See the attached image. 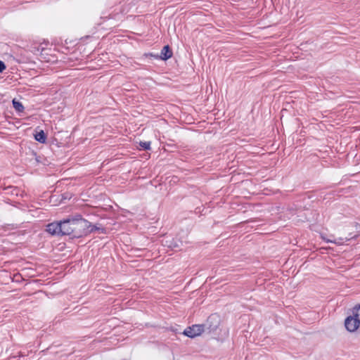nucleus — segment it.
I'll list each match as a JSON object with an SVG mask.
<instances>
[{
	"label": "nucleus",
	"mask_w": 360,
	"mask_h": 360,
	"mask_svg": "<svg viewBox=\"0 0 360 360\" xmlns=\"http://www.w3.org/2000/svg\"><path fill=\"white\" fill-rule=\"evenodd\" d=\"M91 226V223L82 218L81 215H77L73 218V237L80 238L89 234V228Z\"/></svg>",
	"instance_id": "1"
},
{
	"label": "nucleus",
	"mask_w": 360,
	"mask_h": 360,
	"mask_svg": "<svg viewBox=\"0 0 360 360\" xmlns=\"http://www.w3.org/2000/svg\"><path fill=\"white\" fill-rule=\"evenodd\" d=\"M345 326L347 330L354 332L360 330V321L354 315L349 316L345 319Z\"/></svg>",
	"instance_id": "2"
},
{
	"label": "nucleus",
	"mask_w": 360,
	"mask_h": 360,
	"mask_svg": "<svg viewBox=\"0 0 360 360\" xmlns=\"http://www.w3.org/2000/svg\"><path fill=\"white\" fill-rule=\"evenodd\" d=\"M73 218L60 221L61 236L71 235L73 236Z\"/></svg>",
	"instance_id": "3"
},
{
	"label": "nucleus",
	"mask_w": 360,
	"mask_h": 360,
	"mask_svg": "<svg viewBox=\"0 0 360 360\" xmlns=\"http://www.w3.org/2000/svg\"><path fill=\"white\" fill-rule=\"evenodd\" d=\"M204 331L203 325H193L191 327L187 328L184 334L189 338H195L200 335Z\"/></svg>",
	"instance_id": "4"
},
{
	"label": "nucleus",
	"mask_w": 360,
	"mask_h": 360,
	"mask_svg": "<svg viewBox=\"0 0 360 360\" xmlns=\"http://www.w3.org/2000/svg\"><path fill=\"white\" fill-rule=\"evenodd\" d=\"M60 229V221H56L49 224L46 231L52 236H61Z\"/></svg>",
	"instance_id": "5"
},
{
	"label": "nucleus",
	"mask_w": 360,
	"mask_h": 360,
	"mask_svg": "<svg viewBox=\"0 0 360 360\" xmlns=\"http://www.w3.org/2000/svg\"><path fill=\"white\" fill-rule=\"evenodd\" d=\"M172 56V51L168 45L165 46L160 53V58L162 60H167Z\"/></svg>",
	"instance_id": "6"
},
{
	"label": "nucleus",
	"mask_w": 360,
	"mask_h": 360,
	"mask_svg": "<svg viewBox=\"0 0 360 360\" xmlns=\"http://www.w3.org/2000/svg\"><path fill=\"white\" fill-rule=\"evenodd\" d=\"M34 138L35 139L41 143H44L46 142V136L45 134V133L44 132V131H40L39 132L37 133L35 135H34Z\"/></svg>",
	"instance_id": "7"
},
{
	"label": "nucleus",
	"mask_w": 360,
	"mask_h": 360,
	"mask_svg": "<svg viewBox=\"0 0 360 360\" xmlns=\"http://www.w3.org/2000/svg\"><path fill=\"white\" fill-rule=\"evenodd\" d=\"M89 234L91 233H93L96 231H98L101 233H105V229L101 227V226H98L97 224L93 225L91 224V226H89Z\"/></svg>",
	"instance_id": "8"
},
{
	"label": "nucleus",
	"mask_w": 360,
	"mask_h": 360,
	"mask_svg": "<svg viewBox=\"0 0 360 360\" xmlns=\"http://www.w3.org/2000/svg\"><path fill=\"white\" fill-rule=\"evenodd\" d=\"M13 108L15 109L16 111H18L19 112H23L24 106L22 105V104L20 102L17 101L15 100H13Z\"/></svg>",
	"instance_id": "9"
},
{
	"label": "nucleus",
	"mask_w": 360,
	"mask_h": 360,
	"mask_svg": "<svg viewBox=\"0 0 360 360\" xmlns=\"http://www.w3.org/2000/svg\"><path fill=\"white\" fill-rule=\"evenodd\" d=\"M139 146H140L141 149L150 150V141H140Z\"/></svg>",
	"instance_id": "10"
},
{
	"label": "nucleus",
	"mask_w": 360,
	"mask_h": 360,
	"mask_svg": "<svg viewBox=\"0 0 360 360\" xmlns=\"http://www.w3.org/2000/svg\"><path fill=\"white\" fill-rule=\"evenodd\" d=\"M6 69V66L5 63L2 60H0V73L3 72Z\"/></svg>",
	"instance_id": "11"
},
{
	"label": "nucleus",
	"mask_w": 360,
	"mask_h": 360,
	"mask_svg": "<svg viewBox=\"0 0 360 360\" xmlns=\"http://www.w3.org/2000/svg\"><path fill=\"white\" fill-rule=\"evenodd\" d=\"M327 242L337 243V244H340V242H337L335 240H328Z\"/></svg>",
	"instance_id": "12"
}]
</instances>
